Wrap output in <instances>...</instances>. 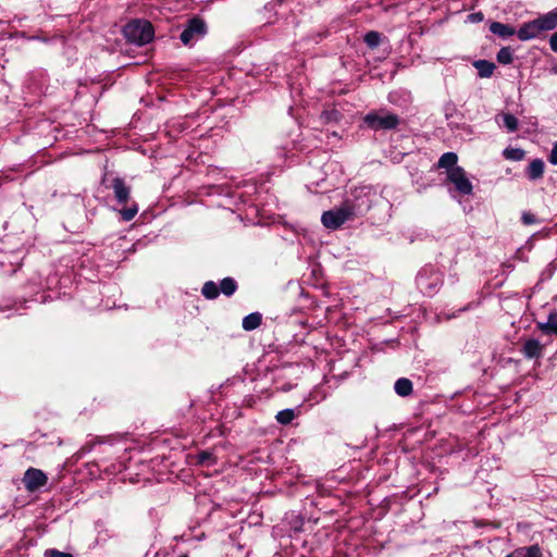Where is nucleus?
Returning <instances> with one entry per match:
<instances>
[{
	"instance_id": "nucleus-1",
	"label": "nucleus",
	"mask_w": 557,
	"mask_h": 557,
	"mask_svg": "<svg viewBox=\"0 0 557 557\" xmlns=\"http://www.w3.org/2000/svg\"><path fill=\"white\" fill-rule=\"evenodd\" d=\"M359 196L355 199L346 198L341 207L323 212L321 216L322 224L330 230L339 228L345 222L354 220L362 213V203L358 202Z\"/></svg>"
},
{
	"instance_id": "nucleus-2",
	"label": "nucleus",
	"mask_w": 557,
	"mask_h": 557,
	"mask_svg": "<svg viewBox=\"0 0 557 557\" xmlns=\"http://www.w3.org/2000/svg\"><path fill=\"white\" fill-rule=\"evenodd\" d=\"M110 187L113 190L116 202L122 206V209L120 210L122 220L125 222L132 221L138 213L139 208L134 201L129 207H127V203L131 201V186L127 185L122 177L115 176L112 180Z\"/></svg>"
},
{
	"instance_id": "nucleus-3",
	"label": "nucleus",
	"mask_w": 557,
	"mask_h": 557,
	"mask_svg": "<svg viewBox=\"0 0 557 557\" xmlns=\"http://www.w3.org/2000/svg\"><path fill=\"white\" fill-rule=\"evenodd\" d=\"M399 123V116L385 109L371 111L363 116V125L374 132L395 129Z\"/></svg>"
},
{
	"instance_id": "nucleus-4",
	"label": "nucleus",
	"mask_w": 557,
	"mask_h": 557,
	"mask_svg": "<svg viewBox=\"0 0 557 557\" xmlns=\"http://www.w3.org/2000/svg\"><path fill=\"white\" fill-rule=\"evenodd\" d=\"M125 38L133 44L144 46L153 38L152 25L147 21H132L123 28Z\"/></svg>"
},
{
	"instance_id": "nucleus-5",
	"label": "nucleus",
	"mask_w": 557,
	"mask_h": 557,
	"mask_svg": "<svg viewBox=\"0 0 557 557\" xmlns=\"http://www.w3.org/2000/svg\"><path fill=\"white\" fill-rule=\"evenodd\" d=\"M417 286L428 296H432L443 284L442 275L433 270H422L416 277Z\"/></svg>"
},
{
	"instance_id": "nucleus-6",
	"label": "nucleus",
	"mask_w": 557,
	"mask_h": 557,
	"mask_svg": "<svg viewBox=\"0 0 557 557\" xmlns=\"http://www.w3.org/2000/svg\"><path fill=\"white\" fill-rule=\"evenodd\" d=\"M48 482L46 473L36 468H29L25 471L23 483L28 492L39 491Z\"/></svg>"
},
{
	"instance_id": "nucleus-7",
	"label": "nucleus",
	"mask_w": 557,
	"mask_h": 557,
	"mask_svg": "<svg viewBox=\"0 0 557 557\" xmlns=\"http://www.w3.org/2000/svg\"><path fill=\"white\" fill-rule=\"evenodd\" d=\"M206 34V24L200 18H191L180 38L184 45H189L194 39L202 37Z\"/></svg>"
},
{
	"instance_id": "nucleus-8",
	"label": "nucleus",
	"mask_w": 557,
	"mask_h": 557,
	"mask_svg": "<svg viewBox=\"0 0 557 557\" xmlns=\"http://www.w3.org/2000/svg\"><path fill=\"white\" fill-rule=\"evenodd\" d=\"M521 352L527 359H540L543 357L544 345L535 338H529L523 343Z\"/></svg>"
},
{
	"instance_id": "nucleus-9",
	"label": "nucleus",
	"mask_w": 557,
	"mask_h": 557,
	"mask_svg": "<svg viewBox=\"0 0 557 557\" xmlns=\"http://www.w3.org/2000/svg\"><path fill=\"white\" fill-rule=\"evenodd\" d=\"M457 161L458 157L455 152H446L440 158L437 168L446 169L447 171L453 170V174H463L462 169L456 166Z\"/></svg>"
},
{
	"instance_id": "nucleus-10",
	"label": "nucleus",
	"mask_w": 557,
	"mask_h": 557,
	"mask_svg": "<svg viewBox=\"0 0 557 557\" xmlns=\"http://www.w3.org/2000/svg\"><path fill=\"white\" fill-rule=\"evenodd\" d=\"M542 32L539 24L536 23V20H533L523 24L517 32V35L520 40H529L537 37Z\"/></svg>"
},
{
	"instance_id": "nucleus-11",
	"label": "nucleus",
	"mask_w": 557,
	"mask_h": 557,
	"mask_svg": "<svg viewBox=\"0 0 557 557\" xmlns=\"http://www.w3.org/2000/svg\"><path fill=\"white\" fill-rule=\"evenodd\" d=\"M536 327L544 335H557V311L550 312L546 322H536Z\"/></svg>"
},
{
	"instance_id": "nucleus-12",
	"label": "nucleus",
	"mask_w": 557,
	"mask_h": 557,
	"mask_svg": "<svg viewBox=\"0 0 557 557\" xmlns=\"http://www.w3.org/2000/svg\"><path fill=\"white\" fill-rule=\"evenodd\" d=\"M447 182L453 183L455 189L461 195H469L472 191V185L468 176H446Z\"/></svg>"
},
{
	"instance_id": "nucleus-13",
	"label": "nucleus",
	"mask_w": 557,
	"mask_h": 557,
	"mask_svg": "<svg viewBox=\"0 0 557 557\" xmlns=\"http://www.w3.org/2000/svg\"><path fill=\"white\" fill-rule=\"evenodd\" d=\"M541 32L552 30L557 26V11H550L545 15L536 18Z\"/></svg>"
},
{
	"instance_id": "nucleus-14",
	"label": "nucleus",
	"mask_w": 557,
	"mask_h": 557,
	"mask_svg": "<svg viewBox=\"0 0 557 557\" xmlns=\"http://www.w3.org/2000/svg\"><path fill=\"white\" fill-rule=\"evenodd\" d=\"M394 389L397 395L407 397L412 394L413 385L409 379L400 377L395 382Z\"/></svg>"
},
{
	"instance_id": "nucleus-15",
	"label": "nucleus",
	"mask_w": 557,
	"mask_h": 557,
	"mask_svg": "<svg viewBox=\"0 0 557 557\" xmlns=\"http://www.w3.org/2000/svg\"><path fill=\"white\" fill-rule=\"evenodd\" d=\"M237 288H238L237 282L231 276H227V277H224L223 280H221L220 285H219L220 294L222 293L226 297L233 296L236 293Z\"/></svg>"
},
{
	"instance_id": "nucleus-16",
	"label": "nucleus",
	"mask_w": 557,
	"mask_h": 557,
	"mask_svg": "<svg viewBox=\"0 0 557 557\" xmlns=\"http://www.w3.org/2000/svg\"><path fill=\"white\" fill-rule=\"evenodd\" d=\"M490 30L494 35H497V36H499L502 38L510 37V36H512L516 33L515 28H512L509 25L499 23V22H493L490 25Z\"/></svg>"
},
{
	"instance_id": "nucleus-17",
	"label": "nucleus",
	"mask_w": 557,
	"mask_h": 557,
	"mask_svg": "<svg viewBox=\"0 0 557 557\" xmlns=\"http://www.w3.org/2000/svg\"><path fill=\"white\" fill-rule=\"evenodd\" d=\"M262 323V315L259 312H252L243 319V329L245 331H253Z\"/></svg>"
},
{
	"instance_id": "nucleus-18",
	"label": "nucleus",
	"mask_w": 557,
	"mask_h": 557,
	"mask_svg": "<svg viewBox=\"0 0 557 557\" xmlns=\"http://www.w3.org/2000/svg\"><path fill=\"white\" fill-rule=\"evenodd\" d=\"M473 65L478 70L480 77H490L495 70V64L486 60H478Z\"/></svg>"
},
{
	"instance_id": "nucleus-19",
	"label": "nucleus",
	"mask_w": 557,
	"mask_h": 557,
	"mask_svg": "<svg viewBox=\"0 0 557 557\" xmlns=\"http://www.w3.org/2000/svg\"><path fill=\"white\" fill-rule=\"evenodd\" d=\"M201 294L206 299L213 300L219 297V286L213 281H207L201 288Z\"/></svg>"
},
{
	"instance_id": "nucleus-20",
	"label": "nucleus",
	"mask_w": 557,
	"mask_h": 557,
	"mask_svg": "<svg viewBox=\"0 0 557 557\" xmlns=\"http://www.w3.org/2000/svg\"><path fill=\"white\" fill-rule=\"evenodd\" d=\"M296 418L294 409H284L276 413L275 420L282 425H287Z\"/></svg>"
},
{
	"instance_id": "nucleus-21",
	"label": "nucleus",
	"mask_w": 557,
	"mask_h": 557,
	"mask_svg": "<svg viewBox=\"0 0 557 557\" xmlns=\"http://www.w3.org/2000/svg\"><path fill=\"white\" fill-rule=\"evenodd\" d=\"M503 119L504 126L507 128L509 133H513L518 129V119L511 113H503L500 114Z\"/></svg>"
},
{
	"instance_id": "nucleus-22",
	"label": "nucleus",
	"mask_w": 557,
	"mask_h": 557,
	"mask_svg": "<svg viewBox=\"0 0 557 557\" xmlns=\"http://www.w3.org/2000/svg\"><path fill=\"white\" fill-rule=\"evenodd\" d=\"M504 156L508 160L520 161L524 158L525 152L520 148H506L504 150Z\"/></svg>"
},
{
	"instance_id": "nucleus-23",
	"label": "nucleus",
	"mask_w": 557,
	"mask_h": 557,
	"mask_svg": "<svg viewBox=\"0 0 557 557\" xmlns=\"http://www.w3.org/2000/svg\"><path fill=\"white\" fill-rule=\"evenodd\" d=\"M496 58L500 64H510L513 60L512 50L509 47H504L497 52Z\"/></svg>"
},
{
	"instance_id": "nucleus-24",
	"label": "nucleus",
	"mask_w": 557,
	"mask_h": 557,
	"mask_svg": "<svg viewBox=\"0 0 557 557\" xmlns=\"http://www.w3.org/2000/svg\"><path fill=\"white\" fill-rule=\"evenodd\" d=\"M522 557H542V552L539 545H531L528 547L518 548Z\"/></svg>"
},
{
	"instance_id": "nucleus-25",
	"label": "nucleus",
	"mask_w": 557,
	"mask_h": 557,
	"mask_svg": "<svg viewBox=\"0 0 557 557\" xmlns=\"http://www.w3.org/2000/svg\"><path fill=\"white\" fill-rule=\"evenodd\" d=\"M198 463L201 466H211L215 462V457L208 450H202L197 456Z\"/></svg>"
},
{
	"instance_id": "nucleus-26",
	"label": "nucleus",
	"mask_w": 557,
	"mask_h": 557,
	"mask_svg": "<svg viewBox=\"0 0 557 557\" xmlns=\"http://www.w3.org/2000/svg\"><path fill=\"white\" fill-rule=\"evenodd\" d=\"M364 42L372 49L376 48L381 42V35L377 32H369L364 36Z\"/></svg>"
},
{
	"instance_id": "nucleus-27",
	"label": "nucleus",
	"mask_w": 557,
	"mask_h": 557,
	"mask_svg": "<svg viewBox=\"0 0 557 557\" xmlns=\"http://www.w3.org/2000/svg\"><path fill=\"white\" fill-rule=\"evenodd\" d=\"M544 162L541 159H534L529 165V174H543Z\"/></svg>"
},
{
	"instance_id": "nucleus-28",
	"label": "nucleus",
	"mask_w": 557,
	"mask_h": 557,
	"mask_svg": "<svg viewBox=\"0 0 557 557\" xmlns=\"http://www.w3.org/2000/svg\"><path fill=\"white\" fill-rule=\"evenodd\" d=\"M521 221L524 225H532L540 223V220L535 216V214L524 211L521 215Z\"/></svg>"
},
{
	"instance_id": "nucleus-29",
	"label": "nucleus",
	"mask_w": 557,
	"mask_h": 557,
	"mask_svg": "<svg viewBox=\"0 0 557 557\" xmlns=\"http://www.w3.org/2000/svg\"><path fill=\"white\" fill-rule=\"evenodd\" d=\"M45 556L46 557H74L72 554L70 553H65V552H60L55 548H51V549H47L45 552Z\"/></svg>"
},
{
	"instance_id": "nucleus-30",
	"label": "nucleus",
	"mask_w": 557,
	"mask_h": 557,
	"mask_svg": "<svg viewBox=\"0 0 557 557\" xmlns=\"http://www.w3.org/2000/svg\"><path fill=\"white\" fill-rule=\"evenodd\" d=\"M483 18H484V15L482 12H475V13H471L468 15V20L471 23H479V22L483 21Z\"/></svg>"
},
{
	"instance_id": "nucleus-31",
	"label": "nucleus",
	"mask_w": 557,
	"mask_h": 557,
	"mask_svg": "<svg viewBox=\"0 0 557 557\" xmlns=\"http://www.w3.org/2000/svg\"><path fill=\"white\" fill-rule=\"evenodd\" d=\"M548 161L553 164H557V143L554 145L549 153Z\"/></svg>"
},
{
	"instance_id": "nucleus-32",
	"label": "nucleus",
	"mask_w": 557,
	"mask_h": 557,
	"mask_svg": "<svg viewBox=\"0 0 557 557\" xmlns=\"http://www.w3.org/2000/svg\"><path fill=\"white\" fill-rule=\"evenodd\" d=\"M549 46L553 51L557 52V32L550 36Z\"/></svg>"
},
{
	"instance_id": "nucleus-33",
	"label": "nucleus",
	"mask_w": 557,
	"mask_h": 557,
	"mask_svg": "<svg viewBox=\"0 0 557 557\" xmlns=\"http://www.w3.org/2000/svg\"><path fill=\"white\" fill-rule=\"evenodd\" d=\"M180 557H189L187 554H183Z\"/></svg>"
},
{
	"instance_id": "nucleus-34",
	"label": "nucleus",
	"mask_w": 557,
	"mask_h": 557,
	"mask_svg": "<svg viewBox=\"0 0 557 557\" xmlns=\"http://www.w3.org/2000/svg\"><path fill=\"white\" fill-rule=\"evenodd\" d=\"M553 71H554L555 73H557V67H554V69H553Z\"/></svg>"
}]
</instances>
